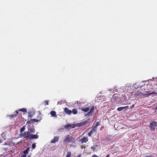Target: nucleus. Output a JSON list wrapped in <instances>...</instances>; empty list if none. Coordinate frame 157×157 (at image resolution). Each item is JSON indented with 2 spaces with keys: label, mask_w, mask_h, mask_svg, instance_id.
I'll use <instances>...</instances> for the list:
<instances>
[{
  "label": "nucleus",
  "mask_w": 157,
  "mask_h": 157,
  "mask_svg": "<svg viewBox=\"0 0 157 157\" xmlns=\"http://www.w3.org/2000/svg\"><path fill=\"white\" fill-rule=\"evenodd\" d=\"M19 136L20 137H23L26 140L36 139L38 138V136L36 135L31 134L29 131L21 133Z\"/></svg>",
  "instance_id": "f257e3e1"
},
{
  "label": "nucleus",
  "mask_w": 157,
  "mask_h": 157,
  "mask_svg": "<svg viewBox=\"0 0 157 157\" xmlns=\"http://www.w3.org/2000/svg\"><path fill=\"white\" fill-rule=\"evenodd\" d=\"M149 127L150 130L151 131H154L155 129V127L157 126V122L153 121L151 122L150 123Z\"/></svg>",
  "instance_id": "f03ea898"
},
{
  "label": "nucleus",
  "mask_w": 157,
  "mask_h": 157,
  "mask_svg": "<svg viewBox=\"0 0 157 157\" xmlns=\"http://www.w3.org/2000/svg\"><path fill=\"white\" fill-rule=\"evenodd\" d=\"M155 94V91H153L151 92L150 93L149 91H147L146 92V93L145 94H144L143 93L140 92L139 93H138L137 94H136L135 96H144V95H147L148 96H149L151 95L152 94Z\"/></svg>",
  "instance_id": "7ed1b4c3"
},
{
  "label": "nucleus",
  "mask_w": 157,
  "mask_h": 157,
  "mask_svg": "<svg viewBox=\"0 0 157 157\" xmlns=\"http://www.w3.org/2000/svg\"><path fill=\"white\" fill-rule=\"evenodd\" d=\"M101 125L100 121L97 122L95 124H94L92 126V130L94 132H96L97 131L98 127Z\"/></svg>",
  "instance_id": "20e7f679"
},
{
  "label": "nucleus",
  "mask_w": 157,
  "mask_h": 157,
  "mask_svg": "<svg viewBox=\"0 0 157 157\" xmlns=\"http://www.w3.org/2000/svg\"><path fill=\"white\" fill-rule=\"evenodd\" d=\"M72 140V137L69 135H67L65 137L64 140V142H65L69 143Z\"/></svg>",
  "instance_id": "39448f33"
},
{
  "label": "nucleus",
  "mask_w": 157,
  "mask_h": 157,
  "mask_svg": "<svg viewBox=\"0 0 157 157\" xmlns=\"http://www.w3.org/2000/svg\"><path fill=\"white\" fill-rule=\"evenodd\" d=\"M59 136L54 137L53 139L51 140V143H56V142L58 141L59 139Z\"/></svg>",
  "instance_id": "423d86ee"
},
{
  "label": "nucleus",
  "mask_w": 157,
  "mask_h": 157,
  "mask_svg": "<svg viewBox=\"0 0 157 157\" xmlns=\"http://www.w3.org/2000/svg\"><path fill=\"white\" fill-rule=\"evenodd\" d=\"M64 111L67 114L70 115L71 114L72 111L69 110L67 108L65 107L64 108Z\"/></svg>",
  "instance_id": "0eeeda50"
},
{
  "label": "nucleus",
  "mask_w": 157,
  "mask_h": 157,
  "mask_svg": "<svg viewBox=\"0 0 157 157\" xmlns=\"http://www.w3.org/2000/svg\"><path fill=\"white\" fill-rule=\"evenodd\" d=\"M80 141L82 143H86L88 141V139L87 137H84L80 140Z\"/></svg>",
  "instance_id": "6e6552de"
},
{
  "label": "nucleus",
  "mask_w": 157,
  "mask_h": 157,
  "mask_svg": "<svg viewBox=\"0 0 157 157\" xmlns=\"http://www.w3.org/2000/svg\"><path fill=\"white\" fill-rule=\"evenodd\" d=\"M79 109L82 111H83L85 112H87L89 110L90 108L89 107L86 108H79Z\"/></svg>",
  "instance_id": "1a4fd4ad"
},
{
  "label": "nucleus",
  "mask_w": 157,
  "mask_h": 157,
  "mask_svg": "<svg viewBox=\"0 0 157 157\" xmlns=\"http://www.w3.org/2000/svg\"><path fill=\"white\" fill-rule=\"evenodd\" d=\"M15 112L16 113V114H12V115H10L9 116V117H10V119H12L14 118L15 117H16L17 116V115L18 114V111L17 110V111H15Z\"/></svg>",
  "instance_id": "9d476101"
},
{
  "label": "nucleus",
  "mask_w": 157,
  "mask_h": 157,
  "mask_svg": "<svg viewBox=\"0 0 157 157\" xmlns=\"http://www.w3.org/2000/svg\"><path fill=\"white\" fill-rule=\"evenodd\" d=\"M50 114L51 115L52 117H56L57 115L56 114V111H52L50 112Z\"/></svg>",
  "instance_id": "9b49d317"
},
{
  "label": "nucleus",
  "mask_w": 157,
  "mask_h": 157,
  "mask_svg": "<svg viewBox=\"0 0 157 157\" xmlns=\"http://www.w3.org/2000/svg\"><path fill=\"white\" fill-rule=\"evenodd\" d=\"M94 109V106H93L90 109L87 115H90L91 114Z\"/></svg>",
  "instance_id": "f8f14e48"
},
{
  "label": "nucleus",
  "mask_w": 157,
  "mask_h": 157,
  "mask_svg": "<svg viewBox=\"0 0 157 157\" xmlns=\"http://www.w3.org/2000/svg\"><path fill=\"white\" fill-rule=\"evenodd\" d=\"M29 150V147H27L26 149L23 151V155H25L26 156L27 155L28 153V151Z\"/></svg>",
  "instance_id": "ddd939ff"
},
{
  "label": "nucleus",
  "mask_w": 157,
  "mask_h": 157,
  "mask_svg": "<svg viewBox=\"0 0 157 157\" xmlns=\"http://www.w3.org/2000/svg\"><path fill=\"white\" fill-rule=\"evenodd\" d=\"M128 107V106H126L125 107H119L117 109V110L119 111H121L123 109H124L125 108Z\"/></svg>",
  "instance_id": "4468645a"
},
{
  "label": "nucleus",
  "mask_w": 157,
  "mask_h": 157,
  "mask_svg": "<svg viewBox=\"0 0 157 157\" xmlns=\"http://www.w3.org/2000/svg\"><path fill=\"white\" fill-rule=\"evenodd\" d=\"M86 124V122L85 121L84 122H82L79 123L78 124V126L79 127L82 126L83 125H85Z\"/></svg>",
  "instance_id": "2eb2a0df"
},
{
  "label": "nucleus",
  "mask_w": 157,
  "mask_h": 157,
  "mask_svg": "<svg viewBox=\"0 0 157 157\" xmlns=\"http://www.w3.org/2000/svg\"><path fill=\"white\" fill-rule=\"evenodd\" d=\"M17 111H22V112H24V113L27 112L26 109H25L24 108H22L21 109H19L18 110H17Z\"/></svg>",
  "instance_id": "dca6fc26"
},
{
  "label": "nucleus",
  "mask_w": 157,
  "mask_h": 157,
  "mask_svg": "<svg viewBox=\"0 0 157 157\" xmlns=\"http://www.w3.org/2000/svg\"><path fill=\"white\" fill-rule=\"evenodd\" d=\"M73 114H76L77 113V109H73L72 111Z\"/></svg>",
  "instance_id": "f3484780"
},
{
  "label": "nucleus",
  "mask_w": 157,
  "mask_h": 157,
  "mask_svg": "<svg viewBox=\"0 0 157 157\" xmlns=\"http://www.w3.org/2000/svg\"><path fill=\"white\" fill-rule=\"evenodd\" d=\"M71 152L70 151H68L66 157H71Z\"/></svg>",
  "instance_id": "a211bd4d"
},
{
  "label": "nucleus",
  "mask_w": 157,
  "mask_h": 157,
  "mask_svg": "<svg viewBox=\"0 0 157 157\" xmlns=\"http://www.w3.org/2000/svg\"><path fill=\"white\" fill-rule=\"evenodd\" d=\"M25 126H23L22 127L20 130V132L21 133H22L25 130Z\"/></svg>",
  "instance_id": "6ab92c4d"
},
{
  "label": "nucleus",
  "mask_w": 157,
  "mask_h": 157,
  "mask_svg": "<svg viewBox=\"0 0 157 157\" xmlns=\"http://www.w3.org/2000/svg\"><path fill=\"white\" fill-rule=\"evenodd\" d=\"M40 120H39L36 119H33L31 120V121H33V122H37L38 121H39Z\"/></svg>",
  "instance_id": "aec40b11"
},
{
  "label": "nucleus",
  "mask_w": 157,
  "mask_h": 157,
  "mask_svg": "<svg viewBox=\"0 0 157 157\" xmlns=\"http://www.w3.org/2000/svg\"><path fill=\"white\" fill-rule=\"evenodd\" d=\"M29 131L31 132H33L35 131L34 129L33 128H30L29 129Z\"/></svg>",
  "instance_id": "412c9836"
},
{
  "label": "nucleus",
  "mask_w": 157,
  "mask_h": 157,
  "mask_svg": "<svg viewBox=\"0 0 157 157\" xmlns=\"http://www.w3.org/2000/svg\"><path fill=\"white\" fill-rule=\"evenodd\" d=\"M93 131L92 130L89 132L88 133V135L89 136H91V134L93 132Z\"/></svg>",
  "instance_id": "4be33fe9"
},
{
  "label": "nucleus",
  "mask_w": 157,
  "mask_h": 157,
  "mask_svg": "<svg viewBox=\"0 0 157 157\" xmlns=\"http://www.w3.org/2000/svg\"><path fill=\"white\" fill-rule=\"evenodd\" d=\"M71 124H67V125L65 126V128H69L71 127Z\"/></svg>",
  "instance_id": "5701e85b"
},
{
  "label": "nucleus",
  "mask_w": 157,
  "mask_h": 157,
  "mask_svg": "<svg viewBox=\"0 0 157 157\" xmlns=\"http://www.w3.org/2000/svg\"><path fill=\"white\" fill-rule=\"evenodd\" d=\"M36 147V145L35 143H33L32 145V147L33 149H34Z\"/></svg>",
  "instance_id": "b1692460"
},
{
  "label": "nucleus",
  "mask_w": 157,
  "mask_h": 157,
  "mask_svg": "<svg viewBox=\"0 0 157 157\" xmlns=\"http://www.w3.org/2000/svg\"><path fill=\"white\" fill-rule=\"evenodd\" d=\"M33 122V121H31V120L30 121H28L26 123L27 124H31Z\"/></svg>",
  "instance_id": "393cba45"
},
{
  "label": "nucleus",
  "mask_w": 157,
  "mask_h": 157,
  "mask_svg": "<svg viewBox=\"0 0 157 157\" xmlns=\"http://www.w3.org/2000/svg\"><path fill=\"white\" fill-rule=\"evenodd\" d=\"M28 113L29 114V115L28 116V117H30V118H31L32 117V115L30 114V113L29 112H28Z\"/></svg>",
  "instance_id": "a878e982"
},
{
  "label": "nucleus",
  "mask_w": 157,
  "mask_h": 157,
  "mask_svg": "<svg viewBox=\"0 0 157 157\" xmlns=\"http://www.w3.org/2000/svg\"><path fill=\"white\" fill-rule=\"evenodd\" d=\"M75 124H73L72 125H71V127L72 128H74L75 127Z\"/></svg>",
  "instance_id": "bb28decb"
},
{
  "label": "nucleus",
  "mask_w": 157,
  "mask_h": 157,
  "mask_svg": "<svg viewBox=\"0 0 157 157\" xmlns=\"http://www.w3.org/2000/svg\"><path fill=\"white\" fill-rule=\"evenodd\" d=\"M44 102L45 103L46 105H48V101H45Z\"/></svg>",
  "instance_id": "cd10ccee"
},
{
  "label": "nucleus",
  "mask_w": 157,
  "mask_h": 157,
  "mask_svg": "<svg viewBox=\"0 0 157 157\" xmlns=\"http://www.w3.org/2000/svg\"><path fill=\"white\" fill-rule=\"evenodd\" d=\"M92 157H98V156H97V155H92Z\"/></svg>",
  "instance_id": "c85d7f7f"
},
{
  "label": "nucleus",
  "mask_w": 157,
  "mask_h": 157,
  "mask_svg": "<svg viewBox=\"0 0 157 157\" xmlns=\"http://www.w3.org/2000/svg\"><path fill=\"white\" fill-rule=\"evenodd\" d=\"M144 157H152L151 156H149V155H147L144 156Z\"/></svg>",
  "instance_id": "c756f323"
},
{
  "label": "nucleus",
  "mask_w": 157,
  "mask_h": 157,
  "mask_svg": "<svg viewBox=\"0 0 157 157\" xmlns=\"http://www.w3.org/2000/svg\"><path fill=\"white\" fill-rule=\"evenodd\" d=\"M26 155H22L21 157H26Z\"/></svg>",
  "instance_id": "7c9ffc66"
},
{
  "label": "nucleus",
  "mask_w": 157,
  "mask_h": 157,
  "mask_svg": "<svg viewBox=\"0 0 157 157\" xmlns=\"http://www.w3.org/2000/svg\"><path fill=\"white\" fill-rule=\"evenodd\" d=\"M103 128H104V127L103 126L101 127V128H100V130H102L103 129Z\"/></svg>",
  "instance_id": "2f4dec72"
},
{
  "label": "nucleus",
  "mask_w": 157,
  "mask_h": 157,
  "mask_svg": "<svg viewBox=\"0 0 157 157\" xmlns=\"http://www.w3.org/2000/svg\"><path fill=\"white\" fill-rule=\"evenodd\" d=\"M106 157H110L109 156V154H108V155Z\"/></svg>",
  "instance_id": "473e14b6"
},
{
  "label": "nucleus",
  "mask_w": 157,
  "mask_h": 157,
  "mask_svg": "<svg viewBox=\"0 0 157 157\" xmlns=\"http://www.w3.org/2000/svg\"><path fill=\"white\" fill-rule=\"evenodd\" d=\"M77 157H81V155H78L77 156Z\"/></svg>",
  "instance_id": "72a5a7b5"
},
{
  "label": "nucleus",
  "mask_w": 157,
  "mask_h": 157,
  "mask_svg": "<svg viewBox=\"0 0 157 157\" xmlns=\"http://www.w3.org/2000/svg\"><path fill=\"white\" fill-rule=\"evenodd\" d=\"M4 149L6 151L7 150V149L6 148H4Z\"/></svg>",
  "instance_id": "f704fd0d"
},
{
  "label": "nucleus",
  "mask_w": 157,
  "mask_h": 157,
  "mask_svg": "<svg viewBox=\"0 0 157 157\" xmlns=\"http://www.w3.org/2000/svg\"><path fill=\"white\" fill-rule=\"evenodd\" d=\"M155 109H156V110H157V106L155 108Z\"/></svg>",
  "instance_id": "c9c22d12"
},
{
  "label": "nucleus",
  "mask_w": 157,
  "mask_h": 157,
  "mask_svg": "<svg viewBox=\"0 0 157 157\" xmlns=\"http://www.w3.org/2000/svg\"><path fill=\"white\" fill-rule=\"evenodd\" d=\"M1 140H0V143H1Z\"/></svg>",
  "instance_id": "e433bc0d"
}]
</instances>
